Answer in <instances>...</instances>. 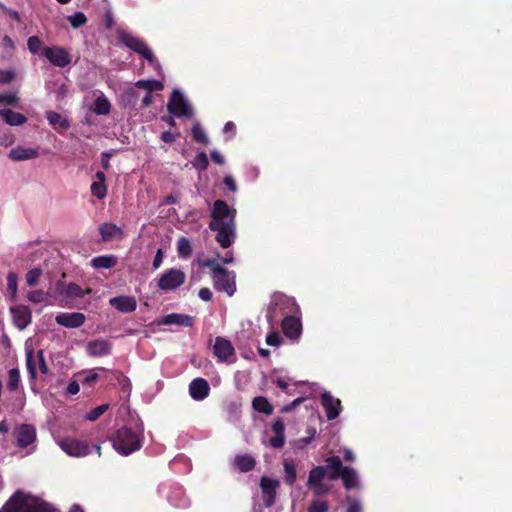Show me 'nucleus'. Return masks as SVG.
Here are the masks:
<instances>
[{"instance_id": "20e7f679", "label": "nucleus", "mask_w": 512, "mask_h": 512, "mask_svg": "<svg viewBox=\"0 0 512 512\" xmlns=\"http://www.w3.org/2000/svg\"><path fill=\"white\" fill-rule=\"evenodd\" d=\"M300 314V308L294 297L283 293H276L273 297L271 306L268 309L267 319L273 325L278 323L279 317L286 315Z\"/></svg>"}, {"instance_id": "e2e57ef3", "label": "nucleus", "mask_w": 512, "mask_h": 512, "mask_svg": "<svg viewBox=\"0 0 512 512\" xmlns=\"http://www.w3.org/2000/svg\"><path fill=\"white\" fill-rule=\"evenodd\" d=\"M224 184L228 187L231 192H236L237 186L232 176L227 175L224 177Z\"/></svg>"}, {"instance_id": "0eeeda50", "label": "nucleus", "mask_w": 512, "mask_h": 512, "mask_svg": "<svg viewBox=\"0 0 512 512\" xmlns=\"http://www.w3.org/2000/svg\"><path fill=\"white\" fill-rule=\"evenodd\" d=\"M59 447L71 457H85L91 453V446L87 441L73 437H65L58 441Z\"/></svg>"}, {"instance_id": "5fc2aeb1", "label": "nucleus", "mask_w": 512, "mask_h": 512, "mask_svg": "<svg viewBox=\"0 0 512 512\" xmlns=\"http://www.w3.org/2000/svg\"><path fill=\"white\" fill-rule=\"evenodd\" d=\"M305 401V398L304 397H299V398H296L295 400H293L291 403H289L288 405H285L281 411L282 412H291L293 409H295L297 406H299L300 404H302L303 402Z\"/></svg>"}, {"instance_id": "9b49d317", "label": "nucleus", "mask_w": 512, "mask_h": 512, "mask_svg": "<svg viewBox=\"0 0 512 512\" xmlns=\"http://www.w3.org/2000/svg\"><path fill=\"white\" fill-rule=\"evenodd\" d=\"M42 54L56 67L64 68L71 63V55L61 46L45 47Z\"/></svg>"}, {"instance_id": "7ed1b4c3", "label": "nucleus", "mask_w": 512, "mask_h": 512, "mask_svg": "<svg viewBox=\"0 0 512 512\" xmlns=\"http://www.w3.org/2000/svg\"><path fill=\"white\" fill-rule=\"evenodd\" d=\"M113 448L121 455H130L142 448L140 436L131 428L123 426L110 438Z\"/></svg>"}, {"instance_id": "412c9836", "label": "nucleus", "mask_w": 512, "mask_h": 512, "mask_svg": "<svg viewBox=\"0 0 512 512\" xmlns=\"http://www.w3.org/2000/svg\"><path fill=\"white\" fill-rule=\"evenodd\" d=\"M57 324L67 328H78L85 323L86 317L83 313H60L55 318Z\"/></svg>"}, {"instance_id": "69168bd1", "label": "nucleus", "mask_w": 512, "mask_h": 512, "mask_svg": "<svg viewBox=\"0 0 512 512\" xmlns=\"http://www.w3.org/2000/svg\"><path fill=\"white\" fill-rule=\"evenodd\" d=\"M3 13L14 19L16 22L21 21L20 14L15 10H12L8 7H3Z\"/></svg>"}, {"instance_id": "de8ad7c7", "label": "nucleus", "mask_w": 512, "mask_h": 512, "mask_svg": "<svg viewBox=\"0 0 512 512\" xmlns=\"http://www.w3.org/2000/svg\"><path fill=\"white\" fill-rule=\"evenodd\" d=\"M27 46L31 53L36 54L42 46V41L38 36H31L28 38Z\"/></svg>"}, {"instance_id": "aec40b11", "label": "nucleus", "mask_w": 512, "mask_h": 512, "mask_svg": "<svg viewBox=\"0 0 512 512\" xmlns=\"http://www.w3.org/2000/svg\"><path fill=\"white\" fill-rule=\"evenodd\" d=\"M112 351V344L105 339H95L86 345V352L91 357H102L109 355Z\"/></svg>"}, {"instance_id": "a18cd8bd", "label": "nucleus", "mask_w": 512, "mask_h": 512, "mask_svg": "<svg viewBox=\"0 0 512 512\" xmlns=\"http://www.w3.org/2000/svg\"><path fill=\"white\" fill-rule=\"evenodd\" d=\"M106 371L104 367H97L90 371L82 380V383L87 386H92L97 379L99 378V375L96 371Z\"/></svg>"}, {"instance_id": "6e6d98bb", "label": "nucleus", "mask_w": 512, "mask_h": 512, "mask_svg": "<svg viewBox=\"0 0 512 512\" xmlns=\"http://www.w3.org/2000/svg\"><path fill=\"white\" fill-rule=\"evenodd\" d=\"M269 441H270V445L273 448H276V449L281 448V447H283L284 442H285L284 435L275 434V436L271 437Z\"/></svg>"}, {"instance_id": "39448f33", "label": "nucleus", "mask_w": 512, "mask_h": 512, "mask_svg": "<svg viewBox=\"0 0 512 512\" xmlns=\"http://www.w3.org/2000/svg\"><path fill=\"white\" fill-rule=\"evenodd\" d=\"M118 38L126 47L140 54L151 65L157 63L155 55L142 39L135 37L127 32H120Z\"/></svg>"}, {"instance_id": "3c124183", "label": "nucleus", "mask_w": 512, "mask_h": 512, "mask_svg": "<svg viewBox=\"0 0 512 512\" xmlns=\"http://www.w3.org/2000/svg\"><path fill=\"white\" fill-rule=\"evenodd\" d=\"M15 78V73L12 70H1L0 69V83L9 84Z\"/></svg>"}, {"instance_id": "13d9d810", "label": "nucleus", "mask_w": 512, "mask_h": 512, "mask_svg": "<svg viewBox=\"0 0 512 512\" xmlns=\"http://www.w3.org/2000/svg\"><path fill=\"white\" fill-rule=\"evenodd\" d=\"M112 157V154L110 152H102L101 153V165L104 170H109L110 165V158Z\"/></svg>"}, {"instance_id": "338daca9", "label": "nucleus", "mask_w": 512, "mask_h": 512, "mask_svg": "<svg viewBox=\"0 0 512 512\" xmlns=\"http://www.w3.org/2000/svg\"><path fill=\"white\" fill-rule=\"evenodd\" d=\"M198 295L203 301H206V302L210 301L213 296L212 292L208 288L200 289Z\"/></svg>"}, {"instance_id": "b1692460", "label": "nucleus", "mask_w": 512, "mask_h": 512, "mask_svg": "<svg viewBox=\"0 0 512 512\" xmlns=\"http://www.w3.org/2000/svg\"><path fill=\"white\" fill-rule=\"evenodd\" d=\"M99 233L102 237V240L105 242L111 241L114 238L121 239L124 236L123 230L116 224L110 222L101 224L99 227Z\"/></svg>"}, {"instance_id": "680f3d73", "label": "nucleus", "mask_w": 512, "mask_h": 512, "mask_svg": "<svg viewBox=\"0 0 512 512\" xmlns=\"http://www.w3.org/2000/svg\"><path fill=\"white\" fill-rule=\"evenodd\" d=\"M210 156L212 161L218 165H223L225 162L224 157L217 150H212Z\"/></svg>"}, {"instance_id": "a878e982", "label": "nucleus", "mask_w": 512, "mask_h": 512, "mask_svg": "<svg viewBox=\"0 0 512 512\" xmlns=\"http://www.w3.org/2000/svg\"><path fill=\"white\" fill-rule=\"evenodd\" d=\"M161 323L164 325L175 324L182 327H191L194 323V318L186 314L171 313L166 315Z\"/></svg>"}, {"instance_id": "4d7b16f0", "label": "nucleus", "mask_w": 512, "mask_h": 512, "mask_svg": "<svg viewBox=\"0 0 512 512\" xmlns=\"http://www.w3.org/2000/svg\"><path fill=\"white\" fill-rule=\"evenodd\" d=\"M203 267H208L211 269L213 275L218 274L216 268H223L220 264H218L214 259H207L202 263Z\"/></svg>"}, {"instance_id": "f3484780", "label": "nucleus", "mask_w": 512, "mask_h": 512, "mask_svg": "<svg viewBox=\"0 0 512 512\" xmlns=\"http://www.w3.org/2000/svg\"><path fill=\"white\" fill-rule=\"evenodd\" d=\"M234 353L235 349L229 340L220 336L215 338L213 354L217 357L219 362L227 361L230 356L234 355Z\"/></svg>"}, {"instance_id": "c9c22d12", "label": "nucleus", "mask_w": 512, "mask_h": 512, "mask_svg": "<svg viewBox=\"0 0 512 512\" xmlns=\"http://www.w3.org/2000/svg\"><path fill=\"white\" fill-rule=\"evenodd\" d=\"M110 110L111 104L106 97L102 96L96 98V100L94 101V112L97 115H108L110 113Z\"/></svg>"}, {"instance_id": "58836bf2", "label": "nucleus", "mask_w": 512, "mask_h": 512, "mask_svg": "<svg viewBox=\"0 0 512 512\" xmlns=\"http://www.w3.org/2000/svg\"><path fill=\"white\" fill-rule=\"evenodd\" d=\"M7 290L11 294L12 300L15 301L18 291V276L13 271L7 274Z\"/></svg>"}, {"instance_id": "4c0bfd02", "label": "nucleus", "mask_w": 512, "mask_h": 512, "mask_svg": "<svg viewBox=\"0 0 512 512\" xmlns=\"http://www.w3.org/2000/svg\"><path fill=\"white\" fill-rule=\"evenodd\" d=\"M21 382L20 371L18 368H12L8 372L7 388L10 391H16Z\"/></svg>"}, {"instance_id": "09e8293b", "label": "nucleus", "mask_w": 512, "mask_h": 512, "mask_svg": "<svg viewBox=\"0 0 512 512\" xmlns=\"http://www.w3.org/2000/svg\"><path fill=\"white\" fill-rule=\"evenodd\" d=\"M18 100L19 98L15 93H0V103L16 106Z\"/></svg>"}, {"instance_id": "72a5a7b5", "label": "nucleus", "mask_w": 512, "mask_h": 512, "mask_svg": "<svg viewBox=\"0 0 512 512\" xmlns=\"http://www.w3.org/2000/svg\"><path fill=\"white\" fill-rule=\"evenodd\" d=\"M46 119L53 127L59 126L62 130H67L70 127L69 121L55 111L46 112Z\"/></svg>"}, {"instance_id": "ddd939ff", "label": "nucleus", "mask_w": 512, "mask_h": 512, "mask_svg": "<svg viewBox=\"0 0 512 512\" xmlns=\"http://www.w3.org/2000/svg\"><path fill=\"white\" fill-rule=\"evenodd\" d=\"M279 485L280 482L278 479L270 478L268 476L261 477L260 487L262 490V498L265 507L270 508L275 504L277 488Z\"/></svg>"}, {"instance_id": "a211bd4d", "label": "nucleus", "mask_w": 512, "mask_h": 512, "mask_svg": "<svg viewBox=\"0 0 512 512\" xmlns=\"http://www.w3.org/2000/svg\"><path fill=\"white\" fill-rule=\"evenodd\" d=\"M321 404L326 411L328 420L336 419L341 411V401L331 395L330 392L321 394Z\"/></svg>"}, {"instance_id": "5701e85b", "label": "nucleus", "mask_w": 512, "mask_h": 512, "mask_svg": "<svg viewBox=\"0 0 512 512\" xmlns=\"http://www.w3.org/2000/svg\"><path fill=\"white\" fill-rule=\"evenodd\" d=\"M325 468L326 477L329 480H336L342 474L344 468L342 460L339 456L328 457L326 460Z\"/></svg>"}, {"instance_id": "e433bc0d", "label": "nucleus", "mask_w": 512, "mask_h": 512, "mask_svg": "<svg viewBox=\"0 0 512 512\" xmlns=\"http://www.w3.org/2000/svg\"><path fill=\"white\" fill-rule=\"evenodd\" d=\"M135 86L147 90V93L163 89V84L158 80H139Z\"/></svg>"}, {"instance_id": "774afa93", "label": "nucleus", "mask_w": 512, "mask_h": 512, "mask_svg": "<svg viewBox=\"0 0 512 512\" xmlns=\"http://www.w3.org/2000/svg\"><path fill=\"white\" fill-rule=\"evenodd\" d=\"M79 390L80 387L77 381H71L67 386V393L70 395H76Z\"/></svg>"}, {"instance_id": "4be33fe9", "label": "nucleus", "mask_w": 512, "mask_h": 512, "mask_svg": "<svg viewBox=\"0 0 512 512\" xmlns=\"http://www.w3.org/2000/svg\"><path fill=\"white\" fill-rule=\"evenodd\" d=\"M112 307L122 313H130L136 310L137 301L132 296H117L109 300Z\"/></svg>"}, {"instance_id": "ea45409f", "label": "nucleus", "mask_w": 512, "mask_h": 512, "mask_svg": "<svg viewBox=\"0 0 512 512\" xmlns=\"http://www.w3.org/2000/svg\"><path fill=\"white\" fill-rule=\"evenodd\" d=\"M191 132H192V137L196 142L205 144V145L208 144L209 139L199 123H195L192 126Z\"/></svg>"}, {"instance_id": "6e6552de", "label": "nucleus", "mask_w": 512, "mask_h": 512, "mask_svg": "<svg viewBox=\"0 0 512 512\" xmlns=\"http://www.w3.org/2000/svg\"><path fill=\"white\" fill-rule=\"evenodd\" d=\"M167 109L170 114L181 118L191 117L193 109L179 90H174L169 98Z\"/></svg>"}, {"instance_id": "c03bdc74", "label": "nucleus", "mask_w": 512, "mask_h": 512, "mask_svg": "<svg viewBox=\"0 0 512 512\" xmlns=\"http://www.w3.org/2000/svg\"><path fill=\"white\" fill-rule=\"evenodd\" d=\"M43 271L40 268H33L29 270L26 274V282L29 286H35L40 277L42 276Z\"/></svg>"}, {"instance_id": "bb28decb", "label": "nucleus", "mask_w": 512, "mask_h": 512, "mask_svg": "<svg viewBox=\"0 0 512 512\" xmlns=\"http://www.w3.org/2000/svg\"><path fill=\"white\" fill-rule=\"evenodd\" d=\"M61 284H58L57 290L60 294L64 295L66 298H83L86 294L91 293V289L88 288L87 290L82 289L78 284L76 283H69L64 287L63 289L60 288Z\"/></svg>"}, {"instance_id": "f257e3e1", "label": "nucleus", "mask_w": 512, "mask_h": 512, "mask_svg": "<svg viewBox=\"0 0 512 512\" xmlns=\"http://www.w3.org/2000/svg\"><path fill=\"white\" fill-rule=\"evenodd\" d=\"M236 209L224 200L218 199L214 202L210 214V230L216 232L215 240L223 249H227L236 239Z\"/></svg>"}, {"instance_id": "0e129e2a", "label": "nucleus", "mask_w": 512, "mask_h": 512, "mask_svg": "<svg viewBox=\"0 0 512 512\" xmlns=\"http://www.w3.org/2000/svg\"><path fill=\"white\" fill-rule=\"evenodd\" d=\"M361 505L356 500H349L348 501V507L347 512H361Z\"/></svg>"}, {"instance_id": "a19ab883", "label": "nucleus", "mask_w": 512, "mask_h": 512, "mask_svg": "<svg viewBox=\"0 0 512 512\" xmlns=\"http://www.w3.org/2000/svg\"><path fill=\"white\" fill-rule=\"evenodd\" d=\"M193 166L199 171H205L208 168L209 160L205 152H199L193 160Z\"/></svg>"}, {"instance_id": "f03ea898", "label": "nucleus", "mask_w": 512, "mask_h": 512, "mask_svg": "<svg viewBox=\"0 0 512 512\" xmlns=\"http://www.w3.org/2000/svg\"><path fill=\"white\" fill-rule=\"evenodd\" d=\"M0 512H59V510L39 498L28 497L22 491H16Z\"/></svg>"}, {"instance_id": "473e14b6", "label": "nucleus", "mask_w": 512, "mask_h": 512, "mask_svg": "<svg viewBox=\"0 0 512 512\" xmlns=\"http://www.w3.org/2000/svg\"><path fill=\"white\" fill-rule=\"evenodd\" d=\"M283 466L285 473L284 481L287 485L293 486L297 478L296 465L292 460L285 459Z\"/></svg>"}, {"instance_id": "7c9ffc66", "label": "nucleus", "mask_w": 512, "mask_h": 512, "mask_svg": "<svg viewBox=\"0 0 512 512\" xmlns=\"http://www.w3.org/2000/svg\"><path fill=\"white\" fill-rule=\"evenodd\" d=\"M117 259L114 255L97 256L91 260V265L95 269H109L116 265Z\"/></svg>"}, {"instance_id": "8fccbe9b", "label": "nucleus", "mask_w": 512, "mask_h": 512, "mask_svg": "<svg viewBox=\"0 0 512 512\" xmlns=\"http://www.w3.org/2000/svg\"><path fill=\"white\" fill-rule=\"evenodd\" d=\"M328 508L325 501H313L308 508V512H327Z\"/></svg>"}, {"instance_id": "4468645a", "label": "nucleus", "mask_w": 512, "mask_h": 512, "mask_svg": "<svg viewBox=\"0 0 512 512\" xmlns=\"http://www.w3.org/2000/svg\"><path fill=\"white\" fill-rule=\"evenodd\" d=\"M299 315H286L281 321L283 334L293 341L298 340L302 334V322Z\"/></svg>"}, {"instance_id": "37998d69", "label": "nucleus", "mask_w": 512, "mask_h": 512, "mask_svg": "<svg viewBox=\"0 0 512 512\" xmlns=\"http://www.w3.org/2000/svg\"><path fill=\"white\" fill-rule=\"evenodd\" d=\"M91 193L98 199H104L107 195V186L101 182L94 181L91 184Z\"/></svg>"}, {"instance_id": "2eb2a0df", "label": "nucleus", "mask_w": 512, "mask_h": 512, "mask_svg": "<svg viewBox=\"0 0 512 512\" xmlns=\"http://www.w3.org/2000/svg\"><path fill=\"white\" fill-rule=\"evenodd\" d=\"M14 325L19 329H25L32 321V312L26 305H16L10 308Z\"/></svg>"}, {"instance_id": "423d86ee", "label": "nucleus", "mask_w": 512, "mask_h": 512, "mask_svg": "<svg viewBox=\"0 0 512 512\" xmlns=\"http://www.w3.org/2000/svg\"><path fill=\"white\" fill-rule=\"evenodd\" d=\"M26 367L29 374L30 380L37 379V367L40 372L44 375L49 373V367L44 358L43 350H39L37 353L32 348H26Z\"/></svg>"}, {"instance_id": "c756f323", "label": "nucleus", "mask_w": 512, "mask_h": 512, "mask_svg": "<svg viewBox=\"0 0 512 512\" xmlns=\"http://www.w3.org/2000/svg\"><path fill=\"white\" fill-rule=\"evenodd\" d=\"M339 478L342 479L343 485L347 490L355 488L358 485L357 473L351 467L344 466L342 474L340 475Z\"/></svg>"}, {"instance_id": "49530a36", "label": "nucleus", "mask_w": 512, "mask_h": 512, "mask_svg": "<svg viewBox=\"0 0 512 512\" xmlns=\"http://www.w3.org/2000/svg\"><path fill=\"white\" fill-rule=\"evenodd\" d=\"M107 409H108V404H103V405L97 406L88 413L87 419L90 421H95L101 415H103L107 411Z\"/></svg>"}, {"instance_id": "dca6fc26", "label": "nucleus", "mask_w": 512, "mask_h": 512, "mask_svg": "<svg viewBox=\"0 0 512 512\" xmlns=\"http://www.w3.org/2000/svg\"><path fill=\"white\" fill-rule=\"evenodd\" d=\"M17 446L26 448L36 440V429L30 424H22L14 431Z\"/></svg>"}, {"instance_id": "603ef678", "label": "nucleus", "mask_w": 512, "mask_h": 512, "mask_svg": "<svg viewBox=\"0 0 512 512\" xmlns=\"http://www.w3.org/2000/svg\"><path fill=\"white\" fill-rule=\"evenodd\" d=\"M281 342V336L277 331L271 332L266 336V343L270 346H279Z\"/></svg>"}, {"instance_id": "9d476101", "label": "nucleus", "mask_w": 512, "mask_h": 512, "mask_svg": "<svg viewBox=\"0 0 512 512\" xmlns=\"http://www.w3.org/2000/svg\"><path fill=\"white\" fill-rule=\"evenodd\" d=\"M185 280L186 275L182 270L171 268L160 276L158 287L163 291L175 290L183 285Z\"/></svg>"}, {"instance_id": "6ab92c4d", "label": "nucleus", "mask_w": 512, "mask_h": 512, "mask_svg": "<svg viewBox=\"0 0 512 512\" xmlns=\"http://www.w3.org/2000/svg\"><path fill=\"white\" fill-rule=\"evenodd\" d=\"M210 386L206 379L195 378L189 384V394L195 401H202L209 396Z\"/></svg>"}, {"instance_id": "864d4df0", "label": "nucleus", "mask_w": 512, "mask_h": 512, "mask_svg": "<svg viewBox=\"0 0 512 512\" xmlns=\"http://www.w3.org/2000/svg\"><path fill=\"white\" fill-rule=\"evenodd\" d=\"M27 298L32 303H40L44 299V292L42 290H35L28 293Z\"/></svg>"}, {"instance_id": "2f4dec72", "label": "nucleus", "mask_w": 512, "mask_h": 512, "mask_svg": "<svg viewBox=\"0 0 512 512\" xmlns=\"http://www.w3.org/2000/svg\"><path fill=\"white\" fill-rule=\"evenodd\" d=\"M254 410L265 415H271L273 413V406L270 404L268 399L263 396H257L252 401Z\"/></svg>"}, {"instance_id": "c85d7f7f", "label": "nucleus", "mask_w": 512, "mask_h": 512, "mask_svg": "<svg viewBox=\"0 0 512 512\" xmlns=\"http://www.w3.org/2000/svg\"><path fill=\"white\" fill-rule=\"evenodd\" d=\"M0 117L11 126H20L27 122L25 115L15 112L9 108L0 110Z\"/></svg>"}, {"instance_id": "79ce46f5", "label": "nucleus", "mask_w": 512, "mask_h": 512, "mask_svg": "<svg viewBox=\"0 0 512 512\" xmlns=\"http://www.w3.org/2000/svg\"><path fill=\"white\" fill-rule=\"evenodd\" d=\"M67 19L75 29L83 26L87 22V17L83 12H75L73 15L68 16Z\"/></svg>"}, {"instance_id": "f8f14e48", "label": "nucleus", "mask_w": 512, "mask_h": 512, "mask_svg": "<svg viewBox=\"0 0 512 512\" xmlns=\"http://www.w3.org/2000/svg\"><path fill=\"white\" fill-rule=\"evenodd\" d=\"M325 477L326 473L323 466H315L310 470L307 486L315 495H323L328 492V486L323 484V479Z\"/></svg>"}, {"instance_id": "cd10ccee", "label": "nucleus", "mask_w": 512, "mask_h": 512, "mask_svg": "<svg viewBox=\"0 0 512 512\" xmlns=\"http://www.w3.org/2000/svg\"><path fill=\"white\" fill-rule=\"evenodd\" d=\"M256 460L249 454L236 455L233 461V466L240 472L246 473L255 468Z\"/></svg>"}, {"instance_id": "393cba45", "label": "nucleus", "mask_w": 512, "mask_h": 512, "mask_svg": "<svg viewBox=\"0 0 512 512\" xmlns=\"http://www.w3.org/2000/svg\"><path fill=\"white\" fill-rule=\"evenodd\" d=\"M38 155V149L17 146L10 150L8 156L13 161H23L37 158Z\"/></svg>"}, {"instance_id": "1a4fd4ad", "label": "nucleus", "mask_w": 512, "mask_h": 512, "mask_svg": "<svg viewBox=\"0 0 512 512\" xmlns=\"http://www.w3.org/2000/svg\"><path fill=\"white\" fill-rule=\"evenodd\" d=\"M218 274L212 275L214 287L219 292H226L232 296L236 291L235 273L228 271L226 268H216Z\"/></svg>"}, {"instance_id": "f704fd0d", "label": "nucleus", "mask_w": 512, "mask_h": 512, "mask_svg": "<svg viewBox=\"0 0 512 512\" xmlns=\"http://www.w3.org/2000/svg\"><path fill=\"white\" fill-rule=\"evenodd\" d=\"M193 252L191 242L186 237H181L177 242V253L179 257L188 259L191 257Z\"/></svg>"}, {"instance_id": "bf43d9fd", "label": "nucleus", "mask_w": 512, "mask_h": 512, "mask_svg": "<svg viewBox=\"0 0 512 512\" xmlns=\"http://www.w3.org/2000/svg\"><path fill=\"white\" fill-rule=\"evenodd\" d=\"M272 429L275 434L284 435L285 425L281 419H278L273 423Z\"/></svg>"}, {"instance_id": "052dcab7", "label": "nucleus", "mask_w": 512, "mask_h": 512, "mask_svg": "<svg viewBox=\"0 0 512 512\" xmlns=\"http://www.w3.org/2000/svg\"><path fill=\"white\" fill-rule=\"evenodd\" d=\"M160 138L165 143H173L176 140L177 135L170 131H163Z\"/></svg>"}]
</instances>
